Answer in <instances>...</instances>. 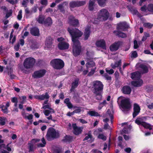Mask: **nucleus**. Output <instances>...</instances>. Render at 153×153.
I'll list each match as a JSON object with an SVG mask.
<instances>
[{
    "mask_svg": "<svg viewBox=\"0 0 153 153\" xmlns=\"http://www.w3.org/2000/svg\"><path fill=\"white\" fill-rule=\"evenodd\" d=\"M103 87V85L100 81L96 80L93 82L92 91L95 95L96 99L98 101H100L102 99Z\"/></svg>",
    "mask_w": 153,
    "mask_h": 153,
    "instance_id": "f257e3e1",
    "label": "nucleus"
},
{
    "mask_svg": "<svg viewBox=\"0 0 153 153\" xmlns=\"http://www.w3.org/2000/svg\"><path fill=\"white\" fill-rule=\"evenodd\" d=\"M68 31L69 32L72 38L73 43L80 42L79 39L83 35V33L77 28L71 29L68 28Z\"/></svg>",
    "mask_w": 153,
    "mask_h": 153,
    "instance_id": "f03ea898",
    "label": "nucleus"
},
{
    "mask_svg": "<svg viewBox=\"0 0 153 153\" xmlns=\"http://www.w3.org/2000/svg\"><path fill=\"white\" fill-rule=\"evenodd\" d=\"M46 137L48 141H51L58 138L59 137V134L54 128L50 127L48 130Z\"/></svg>",
    "mask_w": 153,
    "mask_h": 153,
    "instance_id": "7ed1b4c3",
    "label": "nucleus"
},
{
    "mask_svg": "<svg viewBox=\"0 0 153 153\" xmlns=\"http://www.w3.org/2000/svg\"><path fill=\"white\" fill-rule=\"evenodd\" d=\"M50 64L54 69L57 70L61 69L64 66L63 61L60 59H55L52 60Z\"/></svg>",
    "mask_w": 153,
    "mask_h": 153,
    "instance_id": "20e7f679",
    "label": "nucleus"
},
{
    "mask_svg": "<svg viewBox=\"0 0 153 153\" xmlns=\"http://www.w3.org/2000/svg\"><path fill=\"white\" fill-rule=\"evenodd\" d=\"M109 14L107 10L105 8L102 9L98 13V19L100 21H105L108 19Z\"/></svg>",
    "mask_w": 153,
    "mask_h": 153,
    "instance_id": "39448f33",
    "label": "nucleus"
},
{
    "mask_svg": "<svg viewBox=\"0 0 153 153\" xmlns=\"http://www.w3.org/2000/svg\"><path fill=\"white\" fill-rule=\"evenodd\" d=\"M35 63L36 60L34 58L29 57L26 58L24 60L23 66L26 69H30L33 67Z\"/></svg>",
    "mask_w": 153,
    "mask_h": 153,
    "instance_id": "423d86ee",
    "label": "nucleus"
},
{
    "mask_svg": "<svg viewBox=\"0 0 153 153\" xmlns=\"http://www.w3.org/2000/svg\"><path fill=\"white\" fill-rule=\"evenodd\" d=\"M82 53V46L79 42L73 43V53L75 57L80 55Z\"/></svg>",
    "mask_w": 153,
    "mask_h": 153,
    "instance_id": "0eeeda50",
    "label": "nucleus"
},
{
    "mask_svg": "<svg viewBox=\"0 0 153 153\" xmlns=\"http://www.w3.org/2000/svg\"><path fill=\"white\" fill-rule=\"evenodd\" d=\"M120 105L124 112L128 111L130 110L131 106L129 99L127 98L122 100Z\"/></svg>",
    "mask_w": 153,
    "mask_h": 153,
    "instance_id": "6e6552de",
    "label": "nucleus"
},
{
    "mask_svg": "<svg viewBox=\"0 0 153 153\" xmlns=\"http://www.w3.org/2000/svg\"><path fill=\"white\" fill-rule=\"evenodd\" d=\"M46 72V71L44 69L35 71L32 74V77L34 79H38L42 77L45 75Z\"/></svg>",
    "mask_w": 153,
    "mask_h": 153,
    "instance_id": "1a4fd4ad",
    "label": "nucleus"
},
{
    "mask_svg": "<svg viewBox=\"0 0 153 153\" xmlns=\"http://www.w3.org/2000/svg\"><path fill=\"white\" fill-rule=\"evenodd\" d=\"M135 123L138 125L142 126L145 128L149 129L150 130L152 129V128L150 124L142 121L140 118L136 119L135 121Z\"/></svg>",
    "mask_w": 153,
    "mask_h": 153,
    "instance_id": "9d476101",
    "label": "nucleus"
},
{
    "mask_svg": "<svg viewBox=\"0 0 153 153\" xmlns=\"http://www.w3.org/2000/svg\"><path fill=\"white\" fill-rule=\"evenodd\" d=\"M79 79V78H76L72 81L71 83V87L70 91L71 93L74 94L76 91L75 89L78 86Z\"/></svg>",
    "mask_w": 153,
    "mask_h": 153,
    "instance_id": "9b49d317",
    "label": "nucleus"
},
{
    "mask_svg": "<svg viewBox=\"0 0 153 153\" xmlns=\"http://www.w3.org/2000/svg\"><path fill=\"white\" fill-rule=\"evenodd\" d=\"M36 99H38L40 100H43L45 99H47L44 101V103L43 104V105L44 104H47L48 101V99L49 97L50 96L48 95V92L45 93V94H42L41 95H37L36 97Z\"/></svg>",
    "mask_w": 153,
    "mask_h": 153,
    "instance_id": "f8f14e48",
    "label": "nucleus"
},
{
    "mask_svg": "<svg viewBox=\"0 0 153 153\" xmlns=\"http://www.w3.org/2000/svg\"><path fill=\"white\" fill-rule=\"evenodd\" d=\"M85 2L83 1H72L69 3L71 7L74 8L76 7H79L84 5L85 4Z\"/></svg>",
    "mask_w": 153,
    "mask_h": 153,
    "instance_id": "ddd939ff",
    "label": "nucleus"
},
{
    "mask_svg": "<svg viewBox=\"0 0 153 153\" xmlns=\"http://www.w3.org/2000/svg\"><path fill=\"white\" fill-rule=\"evenodd\" d=\"M122 44L120 41H118L115 42L111 45L109 47V49L112 51H117Z\"/></svg>",
    "mask_w": 153,
    "mask_h": 153,
    "instance_id": "4468645a",
    "label": "nucleus"
},
{
    "mask_svg": "<svg viewBox=\"0 0 153 153\" xmlns=\"http://www.w3.org/2000/svg\"><path fill=\"white\" fill-rule=\"evenodd\" d=\"M72 127L73 129V133L76 135H79L82 132L83 128L77 127L76 123L73 124Z\"/></svg>",
    "mask_w": 153,
    "mask_h": 153,
    "instance_id": "2eb2a0df",
    "label": "nucleus"
},
{
    "mask_svg": "<svg viewBox=\"0 0 153 153\" xmlns=\"http://www.w3.org/2000/svg\"><path fill=\"white\" fill-rule=\"evenodd\" d=\"M133 110L132 115L133 118H134L139 114L140 111V108L138 104L135 103L134 104Z\"/></svg>",
    "mask_w": 153,
    "mask_h": 153,
    "instance_id": "dca6fc26",
    "label": "nucleus"
},
{
    "mask_svg": "<svg viewBox=\"0 0 153 153\" xmlns=\"http://www.w3.org/2000/svg\"><path fill=\"white\" fill-rule=\"evenodd\" d=\"M128 25L126 22L120 23L117 25V30H121L124 31L125 29L128 28Z\"/></svg>",
    "mask_w": 153,
    "mask_h": 153,
    "instance_id": "f3484780",
    "label": "nucleus"
},
{
    "mask_svg": "<svg viewBox=\"0 0 153 153\" xmlns=\"http://www.w3.org/2000/svg\"><path fill=\"white\" fill-rule=\"evenodd\" d=\"M121 91L124 94L129 95L131 93V89L129 86L126 85L123 86L122 87L121 89Z\"/></svg>",
    "mask_w": 153,
    "mask_h": 153,
    "instance_id": "a211bd4d",
    "label": "nucleus"
},
{
    "mask_svg": "<svg viewBox=\"0 0 153 153\" xmlns=\"http://www.w3.org/2000/svg\"><path fill=\"white\" fill-rule=\"evenodd\" d=\"M91 33L90 27H88L86 28L84 33V40L85 41L88 40L90 37Z\"/></svg>",
    "mask_w": 153,
    "mask_h": 153,
    "instance_id": "6ab92c4d",
    "label": "nucleus"
},
{
    "mask_svg": "<svg viewBox=\"0 0 153 153\" xmlns=\"http://www.w3.org/2000/svg\"><path fill=\"white\" fill-rule=\"evenodd\" d=\"M96 44L97 47H100L103 49H106L105 42L104 39L98 41Z\"/></svg>",
    "mask_w": 153,
    "mask_h": 153,
    "instance_id": "aec40b11",
    "label": "nucleus"
},
{
    "mask_svg": "<svg viewBox=\"0 0 153 153\" xmlns=\"http://www.w3.org/2000/svg\"><path fill=\"white\" fill-rule=\"evenodd\" d=\"M30 33L32 35L35 36H39L40 35L39 29L36 27H32L30 29Z\"/></svg>",
    "mask_w": 153,
    "mask_h": 153,
    "instance_id": "412c9836",
    "label": "nucleus"
},
{
    "mask_svg": "<svg viewBox=\"0 0 153 153\" xmlns=\"http://www.w3.org/2000/svg\"><path fill=\"white\" fill-rule=\"evenodd\" d=\"M140 77V73L138 71L134 72L131 74V78L133 80H139Z\"/></svg>",
    "mask_w": 153,
    "mask_h": 153,
    "instance_id": "4be33fe9",
    "label": "nucleus"
},
{
    "mask_svg": "<svg viewBox=\"0 0 153 153\" xmlns=\"http://www.w3.org/2000/svg\"><path fill=\"white\" fill-rule=\"evenodd\" d=\"M72 17L73 19L69 18L70 24L75 27H78L79 25V20L77 19H74V17L73 16Z\"/></svg>",
    "mask_w": 153,
    "mask_h": 153,
    "instance_id": "5701e85b",
    "label": "nucleus"
},
{
    "mask_svg": "<svg viewBox=\"0 0 153 153\" xmlns=\"http://www.w3.org/2000/svg\"><path fill=\"white\" fill-rule=\"evenodd\" d=\"M67 3L65 1L59 4L58 6V9L62 13H65V7L67 5Z\"/></svg>",
    "mask_w": 153,
    "mask_h": 153,
    "instance_id": "b1692460",
    "label": "nucleus"
},
{
    "mask_svg": "<svg viewBox=\"0 0 153 153\" xmlns=\"http://www.w3.org/2000/svg\"><path fill=\"white\" fill-rule=\"evenodd\" d=\"M113 33L116 36L122 38H125L127 36L126 34V33L122 32L119 31V30L114 31Z\"/></svg>",
    "mask_w": 153,
    "mask_h": 153,
    "instance_id": "393cba45",
    "label": "nucleus"
},
{
    "mask_svg": "<svg viewBox=\"0 0 153 153\" xmlns=\"http://www.w3.org/2000/svg\"><path fill=\"white\" fill-rule=\"evenodd\" d=\"M53 40L52 38L50 36H48L46 38L45 44L47 48H50L52 47Z\"/></svg>",
    "mask_w": 153,
    "mask_h": 153,
    "instance_id": "a878e982",
    "label": "nucleus"
},
{
    "mask_svg": "<svg viewBox=\"0 0 153 153\" xmlns=\"http://www.w3.org/2000/svg\"><path fill=\"white\" fill-rule=\"evenodd\" d=\"M58 47L60 50H64L67 48V43L64 42H60L58 45Z\"/></svg>",
    "mask_w": 153,
    "mask_h": 153,
    "instance_id": "bb28decb",
    "label": "nucleus"
},
{
    "mask_svg": "<svg viewBox=\"0 0 153 153\" xmlns=\"http://www.w3.org/2000/svg\"><path fill=\"white\" fill-rule=\"evenodd\" d=\"M143 84L142 80L140 79L136 81H132L131 82V85L135 87H139L141 86Z\"/></svg>",
    "mask_w": 153,
    "mask_h": 153,
    "instance_id": "cd10ccee",
    "label": "nucleus"
},
{
    "mask_svg": "<svg viewBox=\"0 0 153 153\" xmlns=\"http://www.w3.org/2000/svg\"><path fill=\"white\" fill-rule=\"evenodd\" d=\"M52 22L51 18L48 17L45 20L43 24L45 26H49L52 25Z\"/></svg>",
    "mask_w": 153,
    "mask_h": 153,
    "instance_id": "c85d7f7f",
    "label": "nucleus"
},
{
    "mask_svg": "<svg viewBox=\"0 0 153 153\" xmlns=\"http://www.w3.org/2000/svg\"><path fill=\"white\" fill-rule=\"evenodd\" d=\"M139 67L143 70V74H146L149 71V69L148 67L145 65L141 64L140 65Z\"/></svg>",
    "mask_w": 153,
    "mask_h": 153,
    "instance_id": "c756f323",
    "label": "nucleus"
},
{
    "mask_svg": "<svg viewBox=\"0 0 153 153\" xmlns=\"http://www.w3.org/2000/svg\"><path fill=\"white\" fill-rule=\"evenodd\" d=\"M99 6L101 7H104L106 5L107 0H97Z\"/></svg>",
    "mask_w": 153,
    "mask_h": 153,
    "instance_id": "7c9ffc66",
    "label": "nucleus"
},
{
    "mask_svg": "<svg viewBox=\"0 0 153 153\" xmlns=\"http://www.w3.org/2000/svg\"><path fill=\"white\" fill-rule=\"evenodd\" d=\"M95 2L91 1L89 0V1L88 8L90 11H93L94 9V5Z\"/></svg>",
    "mask_w": 153,
    "mask_h": 153,
    "instance_id": "2f4dec72",
    "label": "nucleus"
},
{
    "mask_svg": "<svg viewBox=\"0 0 153 153\" xmlns=\"http://www.w3.org/2000/svg\"><path fill=\"white\" fill-rule=\"evenodd\" d=\"M121 65V60H120L116 62L114 64H111V66L113 68L115 69L116 67H120Z\"/></svg>",
    "mask_w": 153,
    "mask_h": 153,
    "instance_id": "473e14b6",
    "label": "nucleus"
},
{
    "mask_svg": "<svg viewBox=\"0 0 153 153\" xmlns=\"http://www.w3.org/2000/svg\"><path fill=\"white\" fill-rule=\"evenodd\" d=\"M87 68H89L93 67L95 66V64L93 61H91L88 62L85 64Z\"/></svg>",
    "mask_w": 153,
    "mask_h": 153,
    "instance_id": "72a5a7b5",
    "label": "nucleus"
},
{
    "mask_svg": "<svg viewBox=\"0 0 153 153\" xmlns=\"http://www.w3.org/2000/svg\"><path fill=\"white\" fill-rule=\"evenodd\" d=\"M129 10L134 15H136L139 13L137 9L133 7H131L129 8Z\"/></svg>",
    "mask_w": 153,
    "mask_h": 153,
    "instance_id": "f704fd0d",
    "label": "nucleus"
},
{
    "mask_svg": "<svg viewBox=\"0 0 153 153\" xmlns=\"http://www.w3.org/2000/svg\"><path fill=\"white\" fill-rule=\"evenodd\" d=\"M45 21V17L42 15H39L37 20L38 22L40 24H43Z\"/></svg>",
    "mask_w": 153,
    "mask_h": 153,
    "instance_id": "c9c22d12",
    "label": "nucleus"
},
{
    "mask_svg": "<svg viewBox=\"0 0 153 153\" xmlns=\"http://www.w3.org/2000/svg\"><path fill=\"white\" fill-rule=\"evenodd\" d=\"M0 108L1 109V111L4 113L7 114L8 113V108L3 105H0Z\"/></svg>",
    "mask_w": 153,
    "mask_h": 153,
    "instance_id": "e433bc0d",
    "label": "nucleus"
},
{
    "mask_svg": "<svg viewBox=\"0 0 153 153\" xmlns=\"http://www.w3.org/2000/svg\"><path fill=\"white\" fill-rule=\"evenodd\" d=\"M42 141L43 143H40L37 146L39 147H43L45 146V145L46 144V142L44 137H42Z\"/></svg>",
    "mask_w": 153,
    "mask_h": 153,
    "instance_id": "4c0bfd02",
    "label": "nucleus"
},
{
    "mask_svg": "<svg viewBox=\"0 0 153 153\" xmlns=\"http://www.w3.org/2000/svg\"><path fill=\"white\" fill-rule=\"evenodd\" d=\"M88 114L91 116H98L99 114L94 111H89L88 113Z\"/></svg>",
    "mask_w": 153,
    "mask_h": 153,
    "instance_id": "58836bf2",
    "label": "nucleus"
},
{
    "mask_svg": "<svg viewBox=\"0 0 153 153\" xmlns=\"http://www.w3.org/2000/svg\"><path fill=\"white\" fill-rule=\"evenodd\" d=\"M85 135H88L85 137L83 141L88 140L89 138L91 139L92 138V136L91 134V131H89L88 133V134H85Z\"/></svg>",
    "mask_w": 153,
    "mask_h": 153,
    "instance_id": "ea45409f",
    "label": "nucleus"
},
{
    "mask_svg": "<svg viewBox=\"0 0 153 153\" xmlns=\"http://www.w3.org/2000/svg\"><path fill=\"white\" fill-rule=\"evenodd\" d=\"M143 25L145 27L151 29L153 27V24H152L149 22L145 23L143 24Z\"/></svg>",
    "mask_w": 153,
    "mask_h": 153,
    "instance_id": "a19ab883",
    "label": "nucleus"
},
{
    "mask_svg": "<svg viewBox=\"0 0 153 153\" xmlns=\"http://www.w3.org/2000/svg\"><path fill=\"white\" fill-rule=\"evenodd\" d=\"M29 146V152H32L33 151V142H31V141L30 143H28Z\"/></svg>",
    "mask_w": 153,
    "mask_h": 153,
    "instance_id": "79ce46f5",
    "label": "nucleus"
},
{
    "mask_svg": "<svg viewBox=\"0 0 153 153\" xmlns=\"http://www.w3.org/2000/svg\"><path fill=\"white\" fill-rule=\"evenodd\" d=\"M6 118L4 117H0V124L4 126L5 124V120Z\"/></svg>",
    "mask_w": 153,
    "mask_h": 153,
    "instance_id": "37998d69",
    "label": "nucleus"
},
{
    "mask_svg": "<svg viewBox=\"0 0 153 153\" xmlns=\"http://www.w3.org/2000/svg\"><path fill=\"white\" fill-rule=\"evenodd\" d=\"M147 9L148 11L153 13V4H148Z\"/></svg>",
    "mask_w": 153,
    "mask_h": 153,
    "instance_id": "c03bdc74",
    "label": "nucleus"
},
{
    "mask_svg": "<svg viewBox=\"0 0 153 153\" xmlns=\"http://www.w3.org/2000/svg\"><path fill=\"white\" fill-rule=\"evenodd\" d=\"M138 56L137 53L136 51H133L131 52V57L136 58Z\"/></svg>",
    "mask_w": 153,
    "mask_h": 153,
    "instance_id": "a18cd8bd",
    "label": "nucleus"
},
{
    "mask_svg": "<svg viewBox=\"0 0 153 153\" xmlns=\"http://www.w3.org/2000/svg\"><path fill=\"white\" fill-rule=\"evenodd\" d=\"M98 137L99 138L101 139L103 141H105L106 140V137L103 134H99Z\"/></svg>",
    "mask_w": 153,
    "mask_h": 153,
    "instance_id": "49530a36",
    "label": "nucleus"
},
{
    "mask_svg": "<svg viewBox=\"0 0 153 153\" xmlns=\"http://www.w3.org/2000/svg\"><path fill=\"white\" fill-rule=\"evenodd\" d=\"M106 104V100H104L102 102L100 103L99 104L98 106V109L99 110L101 109L102 107Z\"/></svg>",
    "mask_w": 153,
    "mask_h": 153,
    "instance_id": "de8ad7c7",
    "label": "nucleus"
},
{
    "mask_svg": "<svg viewBox=\"0 0 153 153\" xmlns=\"http://www.w3.org/2000/svg\"><path fill=\"white\" fill-rule=\"evenodd\" d=\"M22 10H20L18 13V15L17 16V18L19 20H21L22 18Z\"/></svg>",
    "mask_w": 153,
    "mask_h": 153,
    "instance_id": "09e8293b",
    "label": "nucleus"
},
{
    "mask_svg": "<svg viewBox=\"0 0 153 153\" xmlns=\"http://www.w3.org/2000/svg\"><path fill=\"white\" fill-rule=\"evenodd\" d=\"M96 69V67H95V68H92L91 71L88 73V76H91L95 72Z\"/></svg>",
    "mask_w": 153,
    "mask_h": 153,
    "instance_id": "8fccbe9b",
    "label": "nucleus"
},
{
    "mask_svg": "<svg viewBox=\"0 0 153 153\" xmlns=\"http://www.w3.org/2000/svg\"><path fill=\"white\" fill-rule=\"evenodd\" d=\"M40 3L42 5L45 7L47 5L48 1L47 0H41Z\"/></svg>",
    "mask_w": 153,
    "mask_h": 153,
    "instance_id": "3c124183",
    "label": "nucleus"
},
{
    "mask_svg": "<svg viewBox=\"0 0 153 153\" xmlns=\"http://www.w3.org/2000/svg\"><path fill=\"white\" fill-rule=\"evenodd\" d=\"M104 77L107 80H111V77L108 75L107 73H105L104 74Z\"/></svg>",
    "mask_w": 153,
    "mask_h": 153,
    "instance_id": "603ef678",
    "label": "nucleus"
},
{
    "mask_svg": "<svg viewBox=\"0 0 153 153\" xmlns=\"http://www.w3.org/2000/svg\"><path fill=\"white\" fill-rule=\"evenodd\" d=\"M74 139V137L72 136H71L70 135H68V142H72Z\"/></svg>",
    "mask_w": 153,
    "mask_h": 153,
    "instance_id": "864d4df0",
    "label": "nucleus"
},
{
    "mask_svg": "<svg viewBox=\"0 0 153 153\" xmlns=\"http://www.w3.org/2000/svg\"><path fill=\"white\" fill-rule=\"evenodd\" d=\"M42 108L44 109H46V108L49 109L51 110H52L53 111V113L54 112V110L52 109V108H51V107H50V106L49 105H44L43 106Z\"/></svg>",
    "mask_w": 153,
    "mask_h": 153,
    "instance_id": "5fc2aeb1",
    "label": "nucleus"
},
{
    "mask_svg": "<svg viewBox=\"0 0 153 153\" xmlns=\"http://www.w3.org/2000/svg\"><path fill=\"white\" fill-rule=\"evenodd\" d=\"M73 106L72 103L69 101V99L68 98V108L71 109L73 108Z\"/></svg>",
    "mask_w": 153,
    "mask_h": 153,
    "instance_id": "6e6d98bb",
    "label": "nucleus"
},
{
    "mask_svg": "<svg viewBox=\"0 0 153 153\" xmlns=\"http://www.w3.org/2000/svg\"><path fill=\"white\" fill-rule=\"evenodd\" d=\"M128 126L125 127L123 129V131L125 134H128Z\"/></svg>",
    "mask_w": 153,
    "mask_h": 153,
    "instance_id": "4d7b16f0",
    "label": "nucleus"
},
{
    "mask_svg": "<svg viewBox=\"0 0 153 153\" xmlns=\"http://www.w3.org/2000/svg\"><path fill=\"white\" fill-rule=\"evenodd\" d=\"M12 14V12L11 10L10 11L7 13H6V15L5 16V18L6 19L8 18Z\"/></svg>",
    "mask_w": 153,
    "mask_h": 153,
    "instance_id": "13d9d810",
    "label": "nucleus"
},
{
    "mask_svg": "<svg viewBox=\"0 0 153 153\" xmlns=\"http://www.w3.org/2000/svg\"><path fill=\"white\" fill-rule=\"evenodd\" d=\"M147 10V6L146 5H144L142 7L140 8V10L143 12H146Z\"/></svg>",
    "mask_w": 153,
    "mask_h": 153,
    "instance_id": "bf43d9fd",
    "label": "nucleus"
},
{
    "mask_svg": "<svg viewBox=\"0 0 153 153\" xmlns=\"http://www.w3.org/2000/svg\"><path fill=\"white\" fill-rule=\"evenodd\" d=\"M134 49H137L139 47V46L138 45L137 41L136 40H134Z\"/></svg>",
    "mask_w": 153,
    "mask_h": 153,
    "instance_id": "052dcab7",
    "label": "nucleus"
},
{
    "mask_svg": "<svg viewBox=\"0 0 153 153\" xmlns=\"http://www.w3.org/2000/svg\"><path fill=\"white\" fill-rule=\"evenodd\" d=\"M20 47V45L19 43L15 45L14 46V49L16 51H19Z\"/></svg>",
    "mask_w": 153,
    "mask_h": 153,
    "instance_id": "680f3d73",
    "label": "nucleus"
},
{
    "mask_svg": "<svg viewBox=\"0 0 153 153\" xmlns=\"http://www.w3.org/2000/svg\"><path fill=\"white\" fill-rule=\"evenodd\" d=\"M106 71L107 73H108L109 74H111L114 73V71L112 69H111L110 70L106 69Z\"/></svg>",
    "mask_w": 153,
    "mask_h": 153,
    "instance_id": "e2e57ef3",
    "label": "nucleus"
},
{
    "mask_svg": "<svg viewBox=\"0 0 153 153\" xmlns=\"http://www.w3.org/2000/svg\"><path fill=\"white\" fill-rule=\"evenodd\" d=\"M81 107H79L76 109L74 111V112L76 113H80L81 111Z\"/></svg>",
    "mask_w": 153,
    "mask_h": 153,
    "instance_id": "0e129e2a",
    "label": "nucleus"
},
{
    "mask_svg": "<svg viewBox=\"0 0 153 153\" xmlns=\"http://www.w3.org/2000/svg\"><path fill=\"white\" fill-rule=\"evenodd\" d=\"M51 113V111L48 110H46L44 111V113L45 115L46 116H49V114Z\"/></svg>",
    "mask_w": 153,
    "mask_h": 153,
    "instance_id": "69168bd1",
    "label": "nucleus"
},
{
    "mask_svg": "<svg viewBox=\"0 0 153 153\" xmlns=\"http://www.w3.org/2000/svg\"><path fill=\"white\" fill-rule=\"evenodd\" d=\"M11 101L12 102L15 103L18 102V99L16 97H13L11 99Z\"/></svg>",
    "mask_w": 153,
    "mask_h": 153,
    "instance_id": "338daca9",
    "label": "nucleus"
},
{
    "mask_svg": "<svg viewBox=\"0 0 153 153\" xmlns=\"http://www.w3.org/2000/svg\"><path fill=\"white\" fill-rule=\"evenodd\" d=\"M79 121L82 124H85L87 123V121L82 119H80L79 120Z\"/></svg>",
    "mask_w": 153,
    "mask_h": 153,
    "instance_id": "774afa93",
    "label": "nucleus"
}]
</instances>
